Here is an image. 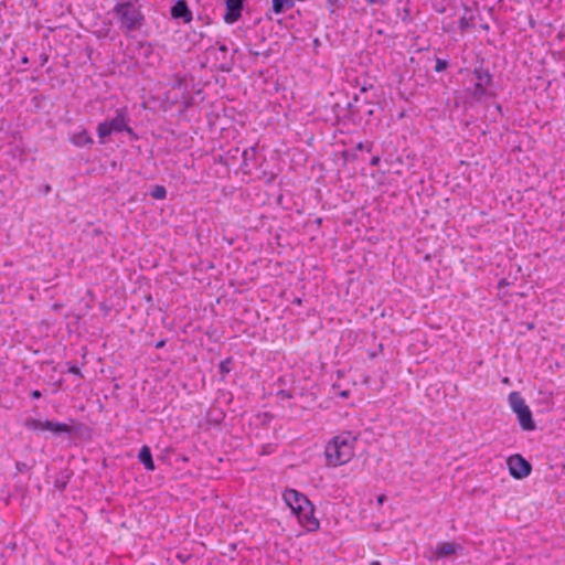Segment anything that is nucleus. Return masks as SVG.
<instances>
[{
	"label": "nucleus",
	"instance_id": "nucleus-1",
	"mask_svg": "<svg viewBox=\"0 0 565 565\" xmlns=\"http://www.w3.org/2000/svg\"><path fill=\"white\" fill-rule=\"evenodd\" d=\"M356 437L342 433L333 437L326 446L324 456L328 466L338 467L349 462L354 455Z\"/></svg>",
	"mask_w": 565,
	"mask_h": 565
},
{
	"label": "nucleus",
	"instance_id": "nucleus-2",
	"mask_svg": "<svg viewBox=\"0 0 565 565\" xmlns=\"http://www.w3.org/2000/svg\"><path fill=\"white\" fill-rule=\"evenodd\" d=\"M113 11L119 20L121 29L127 32L139 30L143 24V14L131 1L117 3Z\"/></svg>",
	"mask_w": 565,
	"mask_h": 565
},
{
	"label": "nucleus",
	"instance_id": "nucleus-3",
	"mask_svg": "<svg viewBox=\"0 0 565 565\" xmlns=\"http://www.w3.org/2000/svg\"><path fill=\"white\" fill-rule=\"evenodd\" d=\"M509 405L516 414L519 424L523 430L532 431L535 429V422L532 417L530 407L519 392H511L508 397Z\"/></svg>",
	"mask_w": 565,
	"mask_h": 565
},
{
	"label": "nucleus",
	"instance_id": "nucleus-4",
	"mask_svg": "<svg viewBox=\"0 0 565 565\" xmlns=\"http://www.w3.org/2000/svg\"><path fill=\"white\" fill-rule=\"evenodd\" d=\"M98 136L105 138L110 136L113 132L127 131L134 135L132 129L127 125V111L125 108L116 110V116L110 120H105L98 125Z\"/></svg>",
	"mask_w": 565,
	"mask_h": 565
},
{
	"label": "nucleus",
	"instance_id": "nucleus-5",
	"mask_svg": "<svg viewBox=\"0 0 565 565\" xmlns=\"http://www.w3.org/2000/svg\"><path fill=\"white\" fill-rule=\"evenodd\" d=\"M473 76L476 82L470 90V95L475 100L479 102L487 95V88L492 83V75L489 70L478 67L473 70Z\"/></svg>",
	"mask_w": 565,
	"mask_h": 565
},
{
	"label": "nucleus",
	"instance_id": "nucleus-6",
	"mask_svg": "<svg viewBox=\"0 0 565 565\" xmlns=\"http://www.w3.org/2000/svg\"><path fill=\"white\" fill-rule=\"evenodd\" d=\"M26 427L32 430H47L55 435L71 434L72 427L64 423H56L52 420H41L36 418L28 419Z\"/></svg>",
	"mask_w": 565,
	"mask_h": 565
},
{
	"label": "nucleus",
	"instance_id": "nucleus-7",
	"mask_svg": "<svg viewBox=\"0 0 565 565\" xmlns=\"http://www.w3.org/2000/svg\"><path fill=\"white\" fill-rule=\"evenodd\" d=\"M507 463L510 475L515 479H523L532 471L531 463L519 454L510 456Z\"/></svg>",
	"mask_w": 565,
	"mask_h": 565
},
{
	"label": "nucleus",
	"instance_id": "nucleus-8",
	"mask_svg": "<svg viewBox=\"0 0 565 565\" xmlns=\"http://www.w3.org/2000/svg\"><path fill=\"white\" fill-rule=\"evenodd\" d=\"M315 508L311 502L302 507L300 511L296 513L299 522L308 531H316L319 529V521L315 518Z\"/></svg>",
	"mask_w": 565,
	"mask_h": 565
},
{
	"label": "nucleus",
	"instance_id": "nucleus-9",
	"mask_svg": "<svg viewBox=\"0 0 565 565\" xmlns=\"http://www.w3.org/2000/svg\"><path fill=\"white\" fill-rule=\"evenodd\" d=\"M284 500L288 507H290L294 513H297L302 509L303 505L310 502L305 494L294 489H288L284 492Z\"/></svg>",
	"mask_w": 565,
	"mask_h": 565
},
{
	"label": "nucleus",
	"instance_id": "nucleus-10",
	"mask_svg": "<svg viewBox=\"0 0 565 565\" xmlns=\"http://www.w3.org/2000/svg\"><path fill=\"white\" fill-rule=\"evenodd\" d=\"M224 1H225V6H226L224 20L226 23L233 24L242 17L244 0H224Z\"/></svg>",
	"mask_w": 565,
	"mask_h": 565
},
{
	"label": "nucleus",
	"instance_id": "nucleus-11",
	"mask_svg": "<svg viewBox=\"0 0 565 565\" xmlns=\"http://www.w3.org/2000/svg\"><path fill=\"white\" fill-rule=\"evenodd\" d=\"M171 15L174 19H183L184 22L192 20V12L190 11L188 3L184 0H179L171 8Z\"/></svg>",
	"mask_w": 565,
	"mask_h": 565
},
{
	"label": "nucleus",
	"instance_id": "nucleus-12",
	"mask_svg": "<svg viewBox=\"0 0 565 565\" xmlns=\"http://www.w3.org/2000/svg\"><path fill=\"white\" fill-rule=\"evenodd\" d=\"M139 461L145 466L148 471H153L156 469L151 450L148 446H142L138 454Z\"/></svg>",
	"mask_w": 565,
	"mask_h": 565
},
{
	"label": "nucleus",
	"instance_id": "nucleus-13",
	"mask_svg": "<svg viewBox=\"0 0 565 565\" xmlns=\"http://www.w3.org/2000/svg\"><path fill=\"white\" fill-rule=\"evenodd\" d=\"M71 141L76 147H86L90 146L94 142L86 130H82L79 132L74 134L71 138Z\"/></svg>",
	"mask_w": 565,
	"mask_h": 565
},
{
	"label": "nucleus",
	"instance_id": "nucleus-14",
	"mask_svg": "<svg viewBox=\"0 0 565 565\" xmlns=\"http://www.w3.org/2000/svg\"><path fill=\"white\" fill-rule=\"evenodd\" d=\"M459 547L458 544L452 542H444L437 546L436 555L438 557H446L454 553H456L457 548Z\"/></svg>",
	"mask_w": 565,
	"mask_h": 565
},
{
	"label": "nucleus",
	"instance_id": "nucleus-15",
	"mask_svg": "<svg viewBox=\"0 0 565 565\" xmlns=\"http://www.w3.org/2000/svg\"><path fill=\"white\" fill-rule=\"evenodd\" d=\"M273 1V11L277 14L285 11V9H290L294 7L295 0H271Z\"/></svg>",
	"mask_w": 565,
	"mask_h": 565
},
{
	"label": "nucleus",
	"instance_id": "nucleus-16",
	"mask_svg": "<svg viewBox=\"0 0 565 565\" xmlns=\"http://www.w3.org/2000/svg\"><path fill=\"white\" fill-rule=\"evenodd\" d=\"M150 195L156 200H163L167 198V189L163 185H156Z\"/></svg>",
	"mask_w": 565,
	"mask_h": 565
},
{
	"label": "nucleus",
	"instance_id": "nucleus-17",
	"mask_svg": "<svg viewBox=\"0 0 565 565\" xmlns=\"http://www.w3.org/2000/svg\"><path fill=\"white\" fill-rule=\"evenodd\" d=\"M255 149H256L255 147H250L248 149H244V151L242 152V158H243L242 167L243 168H247L248 167V160L254 158Z\"/></svg>",
	"mask_w": 565,
	"mask_h": 565
},
{
	"label": "nucleus",
	"instance_id": "nucleus-18",
	"mask_svg": "<svg viewBox=\"0 0 565 565\" xmlns=\"http://www.w3.org/2000/svg\"><path fill=\"white\" fill-rule=\"evenodd\" d=\"M459 29L463 32V31H467L468 29H472L473 28V23H472V18H467L466 15H462L460 19H459Z\"/></svg>",
	"mask_w": 565,
	"mask_h": 565
},
{
	"label": "nucleus",
	"instance_id": "nucleus-19",
	"mask_svg": "<svg viewBox=\"0 0 565 565\" xmlns=\"http://www.w3.org/2000/svg\"><path fill=\"white\" fill-rule=\"evenodd\" d=\"M447 66H448V62L447 61L437 58L436 65H435V71L437 73H440V72L445 71L447 68Z\"/></svg>",
	"mask_w": 565,
	"mask_h": 565
},
{
	"label": "nucleus",
	"instance_id": "nucleus-20",
	"mask_svg": "<svg viewBox=\"0 0 565 565\" xmlns=\"http://www.w3.org/2000/svg\"><path fill=\"white\" fill-rule=\"evenodd\" d=\"M372 148H373V143L372 142H359L356 145V149L358 150H366L367 152H371Z\"/></svg>",
	"mask_w": 565,
	"mask_h": 565
},
{
	"label": "nucleus",
	"instance_id": "nucleus-21",
	"mask_svg": "<svg viewBox=\"0 0 565 565\" xmlns=\"http://www.w3.org/2000/svg\"><path fill=\"white\" fill-rule=\"evenodd\" d=\"M67 479H56L55 480V488L58 490H64L67 486Z\"/></svg>",
	"mask_w": 565,
	"mask_h": 565
},
{
	"label": "nucleus",
	"instance_id": "nucleus-22",
	"mask_svg": "<svg viewBox=\"0 0 565 565\" xmlns=\"http://www.w3.org/2000/svg\"><path fill=\"white\" fill-rule=\"evenodd\" d=\"M365 2L370 6L379 4V6H386L390 0H365Z\"/></svg>",
	"mask_w": 565,
	"mask_h": 565
},
{
	"label": "nucleus",
	"instance_id": "nucleus-23",
	"mask_svg": "<svg viewBox=\"0 0 565 565\" xmlns=\"http://www.w3.org/2000/svg\"><path fill=\"white\" fill-rule=\"evenodd\" d=\"M338 2H339V0H327V6L331 13L334 12L335 7L338 6Z\"/></svg>",
	"mask_w": 565,
	"mask_h": 565
},
{
	"label": "nucleus",
	"instance_id": "nucleus-24",
	"mask_svg": "<svg viewBox=\"0 0 565 565\" xmlns=\"http://www.w3.org/2000/svg\"><path fill=\"white\" fill-rule=\"evenodd\" d=\"M68 372H70L71 374H74V375H77V376H81V377L83 376V374H82V372H81L79 367H78V366H76V365H72V366H70V367H68Z\"/></svg>",
	"mask_w": 565,
	"mask_h": 565
},
{
	"label": "nucleus",
	"instance_id": "nucleus-25",
	"mask_svg": "<svg viewBox=\"0 0 565 565\" xmlns=\"http://www.w3.org/2000/svg\"><path fill=\"white\" fill-rule=\"evenodd\" d=\"M17 468H18V470H19L20 472H24V471H26V470L29 469L28 465H26V463H24V462H18V463H17Z\"/></svg>",
	"mask_w": 565,
	"mask_h": 565
},
{
	"label": "nucleus",
	"instance_id": "nucleus-26",
	"mask_svg": "<svg viewBox=\"0 0 565 565\" xmlns=\"http://www.w3.org/2000/svg\"><path fill=\"white\" fill-rule=\"evenodd\" d=\"M380 161H381V158H380L379 156H375V157H373V158L371 159L370 164H371L372 167H376V166H379V164H380Z\"/></svg>",
	"mask_w": 565,
	"mask_h": 565
},
{
	"label": "nucleus",
	"instance_id": "nucleus-27",
	"mask_svg": "<svg viewBox=\"0 0 565 565\" xmlns=\"http://www.w3.org/2000/svg\"><path fill=\"white\" fill-rule=\"evenodd\" d=\"M30 395H31V397H32L33 399H38V398H40V397L42 396L41 392H40V391H36V390H35V391H32Z\"/></svg>",
	"mask_w": 565,
	"mask_h": 565
},
{
	"label": "nucleus",
	"instance_id": "nucleus-28",
	"mask_svg": "<svg viewBox=\"0 0 565 565\" xmlns=\"http://www.w3.org/2000/svg\"><path fill=\"white\" fill-rule=\"evenodd\" d=\"M385 500H386V497L384 494H381L377 497L379 504H383Z\"/></svg>",
	"mask_w": 565,
	"mask_h": 565
},
{
	"label": "nucleus",
	"instance_id": "nucleus-29",
	"mask_svg": "<svg viewBox=\"0 0 565 565\" xmlns=\"http://www.w3.org/2000/svg\"><path fill=\"white\" fill-rule=\"evenodd\" d=\"M248 52H249V54H252V55H254V56H258V55L260 54V53L258 52V50L253 51V50H250V49H249V50H248Z\"/></svg>",
	"mask_w": 565,
	"mask_h": 565
},
{
	"label": "nucleus",
	"instance_id": "nucleus-30",
	"mask_svg": "<svg viewBox=\"0 0 565 565\" xmlns=\"http://www.w3.org/2000/svg\"><path fill=\"white\" fill-rule=\"evenodd\" d=\"M163 345H164V340H161V341L157 342L156 348H157V349H160V348H162Z\"/></svg>",
	"mask_w": 565,
	"mask_h": 565
},
{
	"label": "nucleus",
	"instance_id": "nucleus-31",
	"mask_svg": "<svg viewBox=\"0 0 565 565\" xmlns=\"http://www.w3.org/2000/svg\"><path fill=\"white\" fill-rule=\"evenodd\" d=\"M507 285H508V282L505 281V279H502L499 282V287H503V286H507Z\"/></svg>",
	"mask_w": 565,
	"mask_h": 565
},
{
	"label": "nucleus",
	"instance_id": "nucleus-32",
	"mask_svg": "<svg viewBox=\"0 0 565 565\" xmlns=\"http://www.w3.org/2000/svg\"><path fill=\"white\" fill-rule=\"evenodd\" d=\"M221 370H222V372H228V369H226L224 363H221Z\"/></svg>",
	"mask_w": 565,
	"mask_h": 565
},
{
	"label": "nucleus",
	"instance_id": "nucleus-33",
	"mask_svg": "<svg viewBox=\"0 0 565 565\" xmlns=\"http://www.w3.org/2000/svg\"><path fill=\"white\" fill-rule=\"evenodd\" d=\"M340 395H341L342 397H348L349 392H348V391H343V392H341V393H340Z\"/></svg>",
	"mask_w": 565,
	"mask_h": 565
},
{
	"label": "nucleus",
	"instance_id": "nucleus-34",
	"mask_svg": "<svg viewBox=\"0 0 565 565\" xmlns=\"http://www.w3.org/2000/svg\"><path fill=\"white\" fill-rule=\"evenodd\" d=\"M178 558H179L181 562H183V563L185 562L184 556H182L181 554H178Z\"/></svg>",
	"mask_w": 565,
	"mask_h": 565
},
{
	"label": "nucleus",
	"instance_id": "nucleus-35",
	"mask_svg": "<svg viewBox=\"0 0 565 565\" xmlns=\"http://www.w3.org/2000/svg\"><path fill=\"white\" fill-rule=\"evenodd\" d=\"M22 63H23V64L29 63V60H28V57H26V56H24V57L22 58Z\"/></svg>",
	"mask_w": 565,
	"mask_h": 565
},
{
	"label": "nucleus",
	"instance_id": "nucleus-36",
	"mask_svg": "<svg viewBox=\"0 0 565 565\" xmlns=\"http://www.w3.org/2000/svg\"><path fill=\"white\" fill-rule=\"evenodd\" d=\"M371 565H381V563H380V562H377V561H373V562L371 563Z\"/></svg>",
	"mask_w": 565,
	"mask_h": 565
},
{
	"label": "nucleus",
	"instance_id": "nucleus-37",
	"mask_svg": "<svg viewBox=\"0 0 565 565\" xmlns=\"http://www.w3.org/2000/svg\"><path fill=\"white\" fill-rule=\"evenodd\" d=\"M222 51H226V47L224 45L221 46Z\"/></svg>",
	"mask_w": 565,
	"mask_h": 565
}]
</instances>
